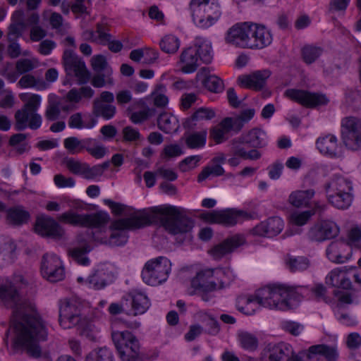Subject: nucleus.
<instances>
[{
	"label": "nucleus",
	"mask_w": 361,
	"mask_h": 361,
	"mask_svg": "<svg viewBox=\"0 0 361 361\" xmlns=\"http://www.w3.org/2000/svg\"><path fill=\"white\" fill-rule=\"evenodd\" d=\"M241 346L249 351H253L257 348L258 340L257 337L250 333L243 332L238 335Z\"/></svg>",
	"instance_id": "obj_52"
},
{
	"label": "nucleus",
	"mask_w": 361,
	"mask_h": 361,
	"mask_svg": "<svg viewBox=\"0 0 361 361\" xmlns=\"http://www.w3.org/2000/svg\"><path fill=\"white\" fill-rule=\"evenodd\" d=\"M158 55L157 51L153 49H137L131 51L130 53V59L135 62H139L142 59H144V63L150 64L158 59Z\"/></svg>",
	"instance_id": "obj_43"
},
{
	"label": "nucleus",
	"mask_w": 361,
	"mask_h": 361,
	"mask_svg": "<svg viewBox=\"0 0 361 361\" xmlns=\"http://www.w3.org/2000/svg\"><path fill=\"white\" fill-rule=\"evenodd\" d=\"M314 214V212L309 210L300 213H294L291 214L290 219L294 224L297 226H302L305 225Z\"/></svg>",
	"instance_id": "obj_62"
},
{
	"label": "nucleus",
	"mask_w": 361,
	"mask_h": 361,
	"mask_svg": "<svg viewBox=\"0 0 361 361\" xmlns=\"http://www.w3.org/2000/svg\"><path fill=\"white\" fill-rule=\"evenodd\" d=\"M92 248L89 244L83 246H75L68 250V255L76 262L81 265H87L90 263L89 258L86 255L91 251Z\"/></svg>",
	"instance_id": "obj_42"
},
{
	"label": "nucleus",
	"mask_w": 361,
	"mask_h": 361,
	"mask_svg": "<svg viewBox=\"0 0 361 361\" xmlns=\"http://www.w3.org/2000/svg\"><path fill=\"white\" fill-rule=\"evenodd\" d=\"M316 145L321 153L335 156L337 152V138L333 135H328L317 140Z\"/></svg>",
	"instance_id": "obj_34"
},
{
	"label": "nucleus",
	"mask_w": 361,
	"mask_h": 361,
	"mask_svg": "<svg viewBox=\"0 0 361 361\" xmlns=\"http://www.w3.org/2000/svg\"><path fill=\"white\" fill-rule=\"evenodd\" d=\"M105 273L103 271H97L89 276L88 283L94 289H101L106 286Z\"/></svg>",
	"instance_id": "obj_59"
},
{
	"label": "nucleus",
	"mask_w": 361,
	"mask_h": 361,
	"mask_svg": "<svg viewBox=\"0 0 361 361\" xmlns=\"http://www.w3.org/2000/svg\"><path fill=\"white\" fill-rule=\"evenodd\" d=\"M132 299V308L134 311L133 314H142L149 307L150 302L147 296L138 290H133L130 294Z\"/></svg>",
	"instance_id": "obj_32"
},
{
	"label": "nucleus",
	"mask_w": 361,
	"mask_h": 361,
	"mask_svg": "<svg viewBox=\"0 0 361 361\" xmlns=\"http://www.w3.org/2000/svg\"><path fill=\"white\" fill-rule=\"evenodd\" d=\"M322 49L314 46H305L302 49V55L306 63L311 64L314 62L322 54Z\"/></svg>",
	"instance_id": "obj_53"
},
{
	"label": "nucleus",
	"mask_w": 361,
	"mask_h": 361,
	"mask_svg": "<svg viewBox=\"0 0 361 361\" xmlns=\"http://www.w3.org/2000/svg\"><path fill=\"white\" fill-rule=\"evenodd\" d=\"M224 121L226 123L229 130H233L235 133L240 132L245 123L239 116L226 117L224 118Z\"/></svg>",
	"instance_id": "obj_64"
},
{
	"label": "nucleus",
	"mask_w": 361,
	"mask_h": 361,
	"mask_svg": "<svg viewBox=\"0 0 361 361\" xmlns=\"http://www.w3.org/2000/svg\"><path fill=\"white\" fill-rule=\"evenodd\" d=\"M249 34L252 35L253 37L250 39L249 49H263L272 42L270 31L263 25L250 22Z\"/></svg>",
	"instance_id": "obj_21"
},
{
	"label": "nucleus",
	"mask_w": 361,
	"mask_h": 361,
	"mask_svg": "<svg viewBox=\"0 0 361 361\" xmlns=\"http://www.w3.org/2000/svg\"><path fill=\"white\" fill-rule=\"evenodd\" d=\"M224 274L222 270H217L216 272L213 269H204L200 271L196 276L191 281V286L196 290L203 291H214L217 288H222L224 282L220 281L216 283L215 281L212 280V278L215 274L217 277Z\"/></svg>",
	"instance_id": "obj_16"
},
{
	"label": "nucleus",
	"mask_w": 361,
	"mask_h": 361,
	"mask_svg": "<svg viewBox=\"0 0 361 361\" xmlns=\"http://www.w3.org/2000/svg\"><path fill=\"white\" fill-rule=\"evenodd\" d=\"M286 267L291 271H302L306 270L310 266V260L303 256L294 257L287 255L284 259Z\"/></svg>",
	"instance_id": "obj_39"
},
{
	"label": "nucleus",
	"mask_w": 361,
	"mask_h": 361,
	"mask_svg": "<svg viewBox=\"0 0 361 361\" xmlns=\"http://www.w3.org/2000/svg\"><path fill=\"white\" fill-rule=\"evenodd\" d=\"M267 351V361H296L297 354L289 344L280 343L277 345H268Z\"/></svg>",
	"instance_id": "obj_25"
},
{
	"label": "nucleus",
	"mask_w": 361,
	"mask_h": 361,
	"mask_svg": "<svg viewBox=\"0 0 361 361\" xmlns=\"http://www.w3.org/2000/svg\"><path fill=\"white\" fill-rule=\"evenodd\" d=\"M94 94V91L89 86H83L80 88H72L66 94V101L72 103H79L82 99H91Z\"/></svg>",
	"instance_id": "obj_36"
},
{
	"label": "nucleus",
	"mask_w": 361,
	"mask_h": 361,
	"mask_svg": "<svg viewBox=\"0 0 361 361\" xmlns=\"http://www.w3.org/2000/svg\"><path fill=\"white\" fill-rule=\"evenodd\" d=\"M136 105L141 108V109L133 111V106L128 107L127 109V114L131 122L134 124H140L147 121L156 114V110L153 108H149L142 100L137 102Z\"/></svg>",
	"instance_id": "obj_28"
},
{
	"label": "nucleus",
	"mask_w": 361,
	"mask_h": 361,
	"mask_svg": "<svg viewBox=\"0 0 361 361\" xmlns=\"http://www.w3.org/2000/svg\"><path fill=\"white\" fill-rule=\"evenodd\" d=\"M144 210L147 226L160 224L173 235L188 233L194 226L193 221L185 212L176 207H154Z\"/></svg>",
	"instance_id": "obj_3"
},
{
	"label": "nucleus",
	"mask_w": 361,
	"mask_h": 361,
	"mask_svg": "<svg viewBox=\"0 0 361 361\" xmlns=\"http://www.w3.org/2000/svg\"><path fill=\"white\" fill-rule=\"evenodd\" d=\"M35 68V65L29 59H22L16 61V69L20 75L25 74Z\"/></svg>",
	"instance_id": "obj_63"
},
{
	"label": "nucleus",
	"mask_w": 361,
	"mask_h": 361,
	"mask_svg": "<svg viewBox=\"0 0 361 361\" xmlns=\"http://www.w3.org/2000/svg\"><path fill=\"white\" fill-rule=\"evenodd\" d=\"M202 157L200 155H193L190 156L184 159H183L178 164L179 169L183 172H186L190 170L195 169L197 165L200 161L201 160Z\"/></svg>",
	"instance_id": "obj_58"
},
{
	"label": "nucleus",
	"mask_w": 361,
	"mask_h": 361,
	"mask_svg": "<svg viewBox=\"0 0 361 361\" xmlns=\"http://www.w3.org/2000/svg\"><path fill=\"white\" fill-rule=\"evenodd\" d=\"M180 45V41L173 35H166L160 41L159 46L162 51L173 54L177 52Z\"/></svg>",
	"instance_id": "obj_47"
},
{
	"label": "nucleus",
	"mask_w": 361,
	"mask_h": 361,
	"mask_svg": "<svg viewBox=\"0 0 361 361\" xmlns=\"http://www.w3.org/2000/svg\"><path fill=\"white\" fill-rule=\"evenodd\" d=\"M7 218L11 224L21 225L28 221L30 214L22 207H15L7 211Z\"/></svg>",
	"instance_id": "obj_46"
},
{
	"label": "nucleus",
	"mask_w": 361,
	"mask_h": 361,
	"mask_svg": "<svg viewBox=\"0 0 361 361\" xmlns=\"http://www.w3.org/2000/svg\"><path fill=\"white\" fill-rule=\"evenodd\" d=\"M270 75L271 72L269 70L257 71L250 75L238 77V81L242 86L259 90L265 85L266 81Z\"/></svg>",
	"instance_id": "obj_26"
},
{
	"label": "nucleus",
	"mask_w": 361,
	"mask_h": 361,
	"mask_svg": "<svg viewBox=\"0 0 361 361\" xmlns=\"http://www.w3.org/2000/svg\"><path fill=\"white\" fill-rule=\"evenodd\" d=\"M284 95L292 101L308 108L326 105L329 102L325 94L303 90L288 89L285 91Z\"/></svg>",
	"instance_id": "obj_11"
},
{
	"label": "nucleus",
	"mask_w": 361,
	"mask_h": 361,
	"mask_svg": "<svg viewBox=\"0 0 361 361\" xmlns=\"http://www.w3.org/2000/svg\"><path fill=\"white\" fill-rule=\"evenodd\" d=\"M0 300L12 310L11 326L16 332V343L25 348L32 357H39V341L47 339L46 326L35 311V305L23 298L16 286L11 281L0 284Z\"/></svg>",
	"instance_id": "obj_1"
},
{
	"label": "nucleus",
	"mask_w": 361,
	"mask_h": 361,
	"mask_svg": "<svg viewBox=\"0 0 361 361\" xmlns=\"http://www.w3.org/2000/svg\"><path fill=\"white\" fill-rule=\"evenodd\" d=\"M224 173V169L219 164L212 166H207L202 169L197 177L198 182H202L207 179L210 175L219 176Z\"/></svg>",
	"instance_id": "obj_56"
},
{
	"label": "nucleus",
	"mask_w": 361,
	"mask_h": 361,
	"mask_svg": "<svg viewBox=\"0 0 361 361\" xmlns=\"http://www.w3.org/2000/svg\"><path fill=\"white\" fill-rule=\"evenodd\" d=\"M314 193V190L312 189L306 190H296L290 195L288 202L295 207L305 206L313 197Z\"/></svg>",
	"instance_id": "obj_40"
},
{
	"label": "nucleus",
	"mask_w": 361,
	"mask_h": 361,
	"mask_svg": "<svg viewBox=\"0 0 361 361\" xmlns=\"http://www.w3.org/2000/svg\"><path fill=\"white\" fill-rule=\"evenodd\" d=\"M159 128L165 133H175L179 128L178 121L173 115L164 112L157 119Z\"/></svg>",
	"instance_id": "obj_35"
},
{
	"label": "nucleus",
	"mask_w": 361,
	"mask_h": 361,
	"mask_svg": "<svg viewBox=\"0 0 361 361\" xmlns=\"http://www.w3.org/2000/svg\"><path fill=\"white\" fill-rule=\"evenodd\" d=\"M59 321L63 329L78 326L80 334L86 337L92 336L91 324L85 317H81L80 310L75 302L66 300L61 302Z\"/></svg>",
	"instance_id": "obj_7"
},
{
	"label": "nucleus",
	"mask_w": 361,
	"mask_h": 361,
	"mask_svg": "<svg viewBox=\"0 0 361 361\" xmlns=\"http://www.w3.org/2000/svg\"><path fill=\"white\" fill-rule=\"evenodd\" d=\"M18 85L21 88L37 87L38 90L47 88V84L44 81L37 79L30 74L23 75L18 82Z\"/></svg>",
	"instance_id": "obj_51"
},
{
	"label": "nucleus",
	"mask_w": 361,
	"mask_h": 361,
	"mask_svg": "<svg viewBox=\"0 0 361 361\" xmlns=\"http://www.w3.org/2000/svg\"><path fill=\"white\" fill-rule=\"evenodd\" d=\"M15 250L16 245L10 240H0V267L3 265V261L13 262Z\"/></svg>",
	"instance_id": "obj_48"
},
{
	"label": "nucleus",
	"mask_w": 361,
	"mask_h": 361,
	"mask_svg": "<svg viewBox=\"0 0 361 361\" xmlns=\"http://www.w3.org/2000/svg\"><path fill=\"white\" fill-rule=\"evenodd\" d=\"M63 61L68 75H75L80 83H85L88 81L90 75L85 63L73 51H64Z\"/></svg>",
	"instance_id": "obj_15"
},
{
	"label": "nucleus",
	"mask_w": 361,
	"mask_h": 361,
	"mask_svg": "<svg viewBox=\"0 0 361 361\" xmlns=\"http://www.w3.org/2000/svg\"><path fill=\"white\" fill-rule=\"evenodd\" d=\"M207 135V132L206 130L190 133L186 137L185 144L190 149L202 147L206 144Z\"/></svg>",
	"instance_id": "obj_49"
},
{
	"label": "nucleus",
	"mask_w": 361,
	"mask_h": 361,
	"mask_svg": "<svg viewBox=\"0 0 361 361\" xmlns=\"http://www.w3.org/2000/svg\"><path fill=\"white\" fill-rule=\"evenodd\" d=\"M65 148L72 154L82 152L81 140L76 137H70L64 140Z\"/></svg>",
	"instance_id": "obj_61"
},
{
	"label": "nucleus",
	"mask_w": 361,
	"mask_h": 361,
	"mask_svg": "<svg viewBox=\"0 0 361 361\" xmlns=\"http://www.w3.org/2000/svg\"><path fill=\"white\" fill-rule=\"evenodd\" d=\"M111 338L122 361H142L145 359L140 342L132 332L114 331Z\"/></svg>",
	"instance_id": "obj_5"
},
{
	"label": "nucleus",
	"mask_w": 361,
	"mask_h": 361,
	"mask_svg": "<svg viewBox=\"0 0 361 361\" xmlns=\"http://www.w3.org/2000/svg\"><path fill=\"white\" fill-rule=\"evenodd\" d=\"M215 116L216 114L214 110L207 108H200L185 121V126L189 128H193L197 122L211 120Z\"/></svg>",
	"instance_id": "obj_37"
},
{
	"label": "nucleus",
	"mask_w": 361,
	"mask_h": 361,
	"mask_svg": "<svg viewBox=\"0 0 361 361\" xmlns=\"http://www.w3.org/2000/svg\"><path fill=\"white\" fill-rule=\"evenodd\" d=\"M165 87L163 85H159L156 89L152 92L150 97L153 99L154 105L157 107H165L168 102L169 99L164 94Z\"/></svg>",
	"instance_id": "obj_54"
},
{
	"label": "nucleus",
	"mask_w": 361,
	"mask_h": 361,
	"mask_svg": "<svg viewBox=\"0 0 361 361\" xmlns=\"http://www.w3.org/2000/svg\"><path fill=\"white\" fill-rule=\"evenodd\" d=\"M112 73V69H107L104 73L97 72V74L93 75L91 84L97 88L103 87L106 85L112 86L114 84Z\"/></svg>",
	"instance_id": "obj_50"
},
{
	"label": "nucleus",
	"mask_w": 361,
	"mask_h": 361,
	"mask_svg": "<svg viewBox=\"0 0 361 361\" xmlns=\"http://www.w3.org/2000/svg\"><path fill=\"white\" fill-rule=\"evenodd\" d=\"M244 243L245 238L243 235H235L214 246L209 252L215 259H220Z\"/></svg>",
	"instance_id": "obj_22"
},
{
	"label": "nucleus",
	"mask_w": 361,
	"mask_h": 361,
	"mask_svg": "<svg viewBox=\"0 0 361 361\" xmlns=\"http://www.w3.org/2000/svg\"><path fill=\"white\" fill-rule=\"evenodd\" d=\"M283 226V220L278 216H274L254 227L252 233L259 236L274 237L282 231Z\"/></svg>",
	"instance_id": "obj_23"
},
{
	"label": "nucleus",
	"mask_w": 361,
	"mask_h": 361,
	"mask_svg": "<svg viewBox=\"0 0 361 361\" xmlns=\"http://www.w3.org/2000/svg\"><path fill=\"white\" fill-rule=\"evenodd\" d=\"M296 361H323L317 355L313 345L308 348L307 350L297 354Z\"/></svg>",
	"instance_id": "obj_60"
},
{
	"label": "nucleus",
	"mask_w": 361,
	"mask_h": 361,
	"mask_svg": "<svg viewBox=\"0 0 361 361\" xmlns=\"http://www.w3.org/2000/svg\"><path fill=\"white\" fill-rule=\"evenodd\" d=\"M198 61L197 50L195 47L185 49L180 56V63L182 64L181 71L185 73L195 72L199 66Z\"/></svg>",
	"instance_id": "obj_29"
},
{
	"label": "nucleus",
	"mask_w": 361,
	"mask_h": 361,
	"mask_svg": "<svg viewBox=\"0 0 361 361\" xmlns=\"http://www.w3.org/2000/svg\"><path fill=\"white\" fill-rule=\"evenodd\" d=\"M244 145H246V143L244 141V139H243L242 135L231 140L230 142V145L231 151L233 155L243 158V157L245 156V152L246 151L243 147Z\"/></svg>",
	"instance_id": "obj_57"
},
{
	"label": "nucleus",
	"mask_w": 361,
	"mask_h": 361,
	"mask_svg": "<svg viewBox=\"0 0 361 361\" xmlns=\"http://www.w3.org/2000/svg\"><path fill=\"white\" fill-rule=\"evenodd\" d=\"M326 194H336V192H350L351 183L341 176H334L324 185Z\"/></svg>",
	"instance_id": "obj_31"
},
{
	"label": "nucleus",
	"mask_w": 361,
	"mask_h": 361,
	"mask_svg": "<svg viewBox=\"0 0 361 361\" xmlns=\"http://www.w3.org/2000/svg\"><path fill=\"white\" fill-rule=\"evenodd\" d=\"M58 220L73 226L100 228L108 223L109 216L103 212L92 214H78L70 210L61 214L58 217Z\"/></svg>",
	"instance_id": "obj_9"
},
{
	"label": "nucleus",
	"mask_w": 361,
	"mask_h": 361,
	"mask_svg": "<svg viewBox=\"0 0 361 361\" xmlns=\"http://www.w3.org/2000/svg\"><path fill=\"white\" fill-rule=\"evenodd\" d=\"M61 103L57 98L49 99L48 105L45 111V117L48 121H54L57 120L61 114Z\"/></svg>",
	"instance_id": "obj_55"
},
{
	"label": "nucleus",
	"mask_w": 361,
	"mask_h": 361,
	"mask_svg": "<svg viewBox=\"0 0 361 361\" xmlns=\"http://www.w3.org/2000/svg\"><path fill=\"white\" fill-rule=\"evenodd\" d=\"M250 22L236 23L228 29L225 37L226 43L243 49H249Z\"/></svg>",
	"instance_id": "obj_19"
},
{
	"label": "nucleus",
	"mask_w": 361,
	"mask_h": 361,
	"mask_svg": "<svg viewBox=\"0 0 361 361\" xmlns=\"http://www.w3.org/2000/svg\"><path fill=\"white\" fill-rule=\"evenodd\" d=\"M350 247L342 241L331 242L326 248L328 259L334 263L342 264L350 257Z\"/></svg>",
	"instance_id": "obj_27"
},
{
	"label": "nucleus",
	"mask_w": 361,
	"mask_h": 361,
	"mask_svg": "<svg viewBox=\"0 0 361 361\" xmlns=\"http://www.w3.org/2000/svg\"><path fill=\"white\" fill-rule=\"evenodd\" d=\"M297 292L293 287L285 285H274L257 290L254 295L241 299L245 304L240 310L246 314L255 312L257 305L269 309L287 310L293 307L291 300L297 298Z\"/></svg>",
	"instance_id": "obj_2"
},
{
	"label": "nucleus",
	"mask_w": 361,
	"mask_h": 361,
	"mask_svg": "<svg viewBox=\"0 0 361 361\" xmlns=\"http://www.w3.org/2000/svg\"><path fill=\"white\" fill-rule=\"evenodd\" d=\"M195 48L197 50L199 59L204 63H209L213 59V51L211 43L202 38H197Z\"/></svg>",
	"instance_id": "obj_38"
},
{
	"label": "nucleus",
	"mask_w": 361,
	"mask_h": 361,
	"mask_svg": "<svg viewBox=\"0 0 361 361\" xmlns=\"http://www.w3.org/2000/svg\"><path fill=\"white\" fill-rule=\"evenodd\" d=\"M198 75L202 76L203 86L209 92L214 93L221 92L224 89L223 80L215 75H210L207 68H201Z\"/></svg>",
	"instance_id": "obj_30"
},
{
	"label": "nucleus",
	"mask_w": 361,
	"mask_h": 361,
	"mask_svg": "<svg viewBox=\"0 0 361 361\" xmlns=\"http://www.w3.org/2000/svg\"><path fill=\"white\" fill-rule=\"evenodd\" d=\"M41 272L50 282L62 281L65 277L64 267L60 259L51 254H44L41 262Z\"/></svg>",
	"instance_id": "obj_13"
},
{
	"label": "nucleus",
	"mask_w": 361,
	"mask_h": 361,
	"mask_svg": "<svg viewBox=\"0 0 361 361\" xmlns=\"http://www.w3.org/2000/svg\"><path fill=\"white\" fill-rule=\"evenodd\" d=\"M230 130L226 126V123L223 119L219 124L210 128L209 138L212 140L215 144L219 145L226 142L228 139V134Z\"/></svg>",
	"instance_id": "obj_44"
},
{
	"label": "nucleus",
	"mask_w": 361,
	"mask_h": 361,
	"mask_svg": "<svg viewBox=\"0 0 361 361\" xmlns=\"http://www.w3.org/2000/svg\"><path fill=\"white\" fill-rule=\"evenodd\" d=\"M317 355L326 361H337L339 357L336 345L317 344L313 345Z\"/></svg>",
	"instance_id": "obj_45"
},
{
	"label": "nucleus",
	"mask_w": 361,
	"mask_h": 361,
	"mask_svg": "<svg viewBox=\"0 0 361 361\" xmlns=\"http://www.w3.org/2000/svg\"><path fill=\"white\" fill-rule=\"evenodd\" d=\"M190 9L195 23L202 27H209L221 17L219 0H192Z\"/></svg>",
	"instance_id": "obj_6"
},
{
	"label": "nucleus",
	"mask_w": 361,
	"mask_h": 361,
	"mask_svg": "<svg viewBox=\"0 0 361 361\" xmlns=\"http://www.w3.org/2000/svg\"><path fill=\"white\" fill-rule=\"evenodd\" d=\"M247 214L242 210L228 209L212 211L202 214V218L211 224H219L226 226H233L241 219L247 218Z\"/></svg>",
	"instance_id": "obj_12"
},
{
	"label": "nucleus",
	"mask_w": 361,
	"mask_h": 361,
	"mask_svg": "<svg viewBox=\"0 0 361 361\" xmlns=\"http://www.w3.org/2000/svg\"><path fill=\"white\" fill-rule=\"evenodd\" d=\"M35 230L36 233L43 237H49L55 239L61 238L63 234V229L53 219L46 216H42L37 219Z\"/></svg>",
	"instance_id": "obj_20"
},
{
	"label": "nucleus",
	"mask_w": 361,
	"mask_h": 361,
	"mask_svg": "<svg viewBox=\"0 0 361 361\" xmlns=\"http://www.w3.org/2000/svg\"><path fill=\"white\" fill-rule=\"evenodd\" d=\"M352 269L338 267L331 270L326 277V283L333 287L349 290L352 288L350 271Z\"/></svg>",
	"instance_id": "obj_24"
},
{
	"label": "nucleus",
	"mask_w": 361,
	"mask_h": 361,
	"mask_svg": "<svg viewBox=\"0 0 361 361\" xmlns=\"http://www.w3.org/2000/svg\"><path fill=\"white\" fill-rule=\"evenodd\" d=\"M339 233L338 226L333 221H322L314 224L308 231L309 239L323 241L336 237Z\"/></svg>",
	"instance_id": "obj_18"
},
{
	"label": "nucleus",
	"mask_w": 361,
	"mask_h": 361,
	"mask_svg": "<svg viewBox=\"0 0 361 361\" xmlns=\"http://www.w3.org/2000/svg\"><path fill=\"white\" fill-rule=\"evenodd\" d=\"M41 102L38 94H32L27 103L16 111L14 115V128L17 131H22L27 128V121L30 114L36 112Z\"/></svg>",
	"instance_id": "obj_17"
},
{
	"label": "nucleus",
	"mask_w": 361,
	"mask_h": 361,
	"mask_svg": "<svg viewBox=\"0 0 361 361\" xmlns=\"http://www.w3.org/2000/svg\"><path fill=\"white\" fill-rule=\"evenodd\" d=\"M246 145L253 148H261L266 145V134L259 128H252L247 133L242 134Z\"/></svg>",
	"instance_id": "obj_33"
},
{
	"label": "nucleus",
	"mask_w": 361,
	"mask_h": 361,
	"mask_svg": "<svg viewBox=\"0 0 361 361\" xmlns=\"http://www.w3.org/2000/svg\"><path fill=\"white\" fill-rule=\"evenodd\" d=\"M115 97L112 92L103 91L92 102V114L105 120L111 119L116 113V107L113 104Z\"/></svg>",
	"instance_id": "obj_14"
},
{
	"label": "nucleus",
	"mask_w": 361,
	"mask_h": 361,
	"mask_svg": "<svg viewBox=\"0 0 361 361\" xmlns=\"http://www.w3.org/2000/svg\"><path fill=\"white\" fill-rule=\"evenodd\" d=\"M171 264L165 257H158L147 261L142 271L143 281L152 286L166 281L171 271Z\"/></svg>",
	"instance_id": "obj_8"
},
{
	"label": "nucleus",
	"mask_w": 361,
	"mask_h": 361,
	"mask_svg": "<svg viewBox=\"0 0 361 361\" xmlns=\"http://www.w3.org/2000/svg\"><path fill=\"white\" fill-rule=\"evenodd\" d=\"M336 193V194H326L329 202L338 209H347L352 202L353 198L350 192Z\"/></svg>",
	"instance_id": "obj_41"
},
{
	"label": "nucleus",
	"mask_w": 361,
	"mask_h": 361,
	"mask_svg": "<svg viewBox=\"0 0 361 361\" xmlns=\"http://www.w3.org/2000/svg\"><path fill=\"white\" fill-rule=\"evenodd\" d=\"M147 222L145 210H142L131 215L128 218L120 219L112 221L109 227L111 234L109 238H100L92 232L91 233L94 240L102 244L113 247L122 246L128 242V230L146 226H147Z\"/></svg>",
	"instance_id": "obj_4"
},
{
	"label": "nucleus",
	"mask_w": 361,
	"mask_h": 361,
	"mask_svg": "<svg viewBox=\"0 0 361 361\" xmlns=\"http://www.w3.org/2000/svg\"><path fill=\"white\" fill-rule=\"evenodd\" d=\"M341 138L345 146L351 150L361 149V118L345 117L341 121Z\"/></svg>",
	"instance_id": "obj_10"
}]
</instances>
